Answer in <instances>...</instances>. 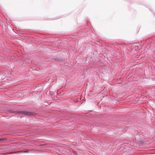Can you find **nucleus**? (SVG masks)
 I'll list each match as a JSON object with an SVG mask.
<instances>
[{"mask_svg":"<svg viewBox=\"0 0 155 155\" xmlns=\"http://www.w3.org/2000/svg\"><path fill=\"white\" fill-rule=\"evenodd\" d=\"M19 113L22 115L27 116H29L31 115H34V113L32 112L26 111H20L19 112Z\"/></svg>","mask_w":155,"mask_h":155,"instance_id":"nucleus-1","label":"nucleus"},{"mask_svg":"<svg viewBox=\"0 0 155 155\" xmlns=\"http://www.w3.org/2000/svg\"><path fill=\"white\" fill-rule=\"evenodd\" d=\"M2 140V139H0V141H1V140Z\"/></svg>","mask_w":155,"mask_h":155,"instance_id":"nucleus-2","label":"nucleus"}]
</instances>
